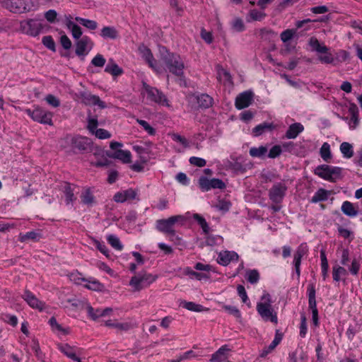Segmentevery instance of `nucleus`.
<instances>
[{"instance_id":"51","label":"nucleus","mask_w":362,"mask_h":362,"mask_svg":"<svg viewBox=\"0 0 362 362\" xmlns=\"http://www.w3.org/2000/svg\"><path fill=\"white\" fill-rule=\"evenodd\" d=\"M81 198L82 202L86 205L92 204L94 202V197L89 189L82 193Z\"/></svg>"},{"instance_id":"36","label":"nucleus","mask_w":362,"mask_h":362,"mask_svg":"<svg viewBox=\"0 0 362 362\" xmlns=\"http://www.w3.org/2000/svg\"><path fill=\"white\" fill-rule=\"evenodd\" d=\"M139 50L142 54L143 57L148 62L149 66L152 68L154 67V63H156V60L153 57V55L150 49L148 47L143 46L139 47Z\"/></svg>"},{"instance_id":"24","label":"nucleus","mask_w":362,"mask_h":362,"mask_svg":"<svg viewBox=\"0 0 362 362\" xmlns=\"http://www.w3.org/2000/svg\"><path fill=\"white\" fill-rule=\"evenodd\" d=\"M303 130L304 127L302 124L299 122L293 123L288 127L285 137L288 139H296Z\"/></svg>"},{"instance_id":"54","label":"nucleus","mask_w":362,"mask_h":362,"mask_svg":"<svg viewBox=\"0 0 362 362\" xmlns=\"http://www.w3.org/2000/svg\"><path fill=\"white\" fill-rule=\"evenodd\" d=\"M42 44L49 49L55 52L56 51V47H55V42L50 35H47L42 37Z\"/></svg>"},{"instance_id":"46","label":"nucleus","mask_w":362,"mask_h":362,"mask_svg":"<svg viewBox=\"0 0 362 362\" xmlns=\"http://www.w3.org/2000/svg\"><path fill=\"white\" fill-rule=\"evenodd\" d=\"M64 189V192L66 197V202L67 204H69L75 199L74 189L69 183H66Z\"/></svg>"},{"instance_id":"39","label":"nucleus","mask_w":362,"mask_h":362,"mask_svg":"<svg viewBox=\"0 0 362 362\" xmlns=\"http://www.w3.org/2000/svg\"><path fill=\"white\" fill-rule=\"evenodd\" d=\"M267 152V148L264 146L252 147L249 151L250 155L253 158H264Z\"/></svg>"},{"instance_id":"19","label":"nucleus","mask_w":362,"mask_h":362,"mask_svg":"<svg viewBox=\"0 0 362 362\" xmlns=\"http://www.w3.org/2000/svg\"><path fill=\"white\" fill-rule=\"evenodd\" d=\"M137 197V192L132 188L117 192L113 197L115 202L123 203L127 200L135 199Z\"/></svg>"},{"instance_id":"55","label":"nucleus","mask_w":362,"mask_h":362,"mask_svg":"<svg viewBox=\"0 0 362 362\" xmlns=\"http://www.w3.org/2000/svg\"><path fill=\"white\" fill-rule=\"evenodd\" d=\"M136 122L139 123L149 135H155L156 129L152 127L146 121L136 119Z\"/></svg>"},{"instance_id":"52","label":"nucleus","mask_w":362,"mask_h":362,"mask_svg":"<svg viewBox=\"0 0 362 362\" xmlns=\"http://www.w3.org/2000/svg\"><path fill=\"white\" fill-rule=\"evenodd\" d=\"M346 274V270L344 267L339 266H335L333 267L332 276L333 279L335 281H339L340 280L341 276H344Z\"/></svg>"},{"instance_id":"61","label":"nucleus","mask_w":362,"mask_h":362,"mask_svg":"<svg viewBox=\"0 0 362 362\" xmlns=\"http://www.w3.org/2000/svg\"><path fill=\"white\" fill-rule=\"evenodd\" d=\"M93 134H95V136L100 139H105L111 137V134L104 129H98Z\"/></svg>"},{"instance_id":"25","label":"nucleus","mask_w":362,"mask_h":362,"mask_svg":"<svg viewBox=\"0 0 362 362\" xmlns=\"http://www.w3.org/2000/svg\"><path fill=\"white\" fill-rule=\"evenodd\" d=\"M82 98L83 102L87 105H98L101 108H105L106 107L105 103L97 95H91L90 93H83Z\"/></svg>"},{"instance_id":"60","label":"nucleus","mask_w":362,"mask_h":362,"mask_svg":"<svg viewBox=\"0 0 362 362\" xmlns=\"http://www.w3.org/2000/svg\"><path fill=\"white\" fill-rule=\"evenodd\" d=\"M296 31L294 30L287 29L281 33V40L284 42H286L292 39Z\"/></svg>"},{"instance_id":"5","label":"nucleus","mask_w":362,"mask_h":362,"mask_svg":"<svg viewBox=\"0 0 362 362\" xmlns=\"http://www.w3.org/2000/svg\"><path fill=\"white\" fill-rule=\"evenodd\" d=\"M19 30L25 35L36 37L42 32L44 26L42 20L37 18H28L21 21Z\"/></svg>"},{"instance_id":"11","label":"nucleus","mask_w":362,"mask_h":362,"mask_svg":"<svg viewBox=\"0 0 362 362\" xmlns=\"http://www.w3.org/2000/svg\"><path fill=\"white\" fill-rule=\"evenodd\" d=\"M143 90L147 95V98L154 103L168 105V100L165 95L155 87L150 86L146 82H143Z\"/></svg>"},{"instance_id":"13","label":"nucleus","mask_w":362,"mask_h":362,"mask_svg":"<svg viewBox=\"0 0 362 362\" xmlns=\"http://www.w3.org/2000/svg\"><path fill=\"white\" fill-rule=\"evenodd\" d=\"M75 47L76 54L80 57H82V59L83 60L85 56H86L92 49L93 47V42L89 37L83 36L78 40H76L75 42Z\"/></svg>"},{"instance_id":"37","label":"nucleus","mask_w":362,"mask_h":362,"mask_svg":"<svg viewBox=\"0 0 362 362\" xmlns=\"http://www.w3.org/2000/svg\"><path fill=\"white\" fill-rule=\"evenodd\" d=\"M274 128L272 123L263 122L256 126L252 131L255 136H259L266 132L272 131Z\"/></svg>"},{"instance_id":"27","label":"nucleus","mask_w":362,"mask_h":362,"mask_svg":"<svg viewBox=\"0 0 362 362\" xmlns=\"http://www.w3.org/2000/svg\"><path fill=\"white\" fill-rule=\"evenodd\" d=\"M107 155L110 158L119 159L124 163L131 162L132 154L129 151L117 150L112 153H107Z\"/></svg>"},{"instance_id":"8","label":"nucleus","mask_w":362,"mask_h":362,"mask_svg":"<svg viewBox=\"0 0 362 362\" xmlns=\"http://www.w3.org/2000/svg\"><path fill=\"white\" fill-rule=\"evenodd\" d=\"M309 45L313 50L317 52L318 55V60L322 64H332L334 61L333 55L329 52V48L321 45L318 40L315 37H311L309 40Z\"/></svg>"},{"instance_id":"15","label":"nucleus","mask_w":362,"mask_h":362,"mask_svg":"<svg viewBox=\"0 0 362 362\" xmlns=\"http://www.w3.org/2000/svg\"><path fill=\"white\" fill-rule=\"evenodd\" d=\"M84 310L87 311L88 317L94 321L97 320L99 317L108 315L112 312L111 308L94 309L90 303H84Z\"/></svg>"},{"instance_id":"41","label":"nucleus","mask_w":362,"mask_h":362,"mask_svg":"<svg viewBox=\"0 0 362 362\" xmlns=\"http://www.w3.org/2000/svg\"><path fill=\"white\" fill-rule=\"evenodd\" d=\"M340 151L346 158H351L354 156L353 146L348 142H343L340 145Z\"/></svg>"},{"instance_id":"64","label":"nucleus","mask_w":362,"mask_h":362,"mask_svg":"<svg viewBox=\"0 0 362 362\" xmlns=\"http://www.w3.org/2000/svg\"><path fill=\"white\" fill-rule=\"evenodd\" d=\"M230 167L237 173H244L245 171V168L238 158L233 163H230Z\"/></svg>"},{"instance_id":"40","label":"nucleus","mask_w":362,"mask_h":362,"mask_svg":"<svg viewBox=\"0 0 362 362\" xmlns=\"http://www.w3.org/2000/svg\"><path fill=\"white\" fill-rule=\"evenodd\" d=\"M349 112L351 115V117L349 119V125L350 129H354L358 124V115L356 107H351L349 108Z\"/></svg>"},{"instance_id":"20","label":"nucleus","mask_w":362,"mask_h":362,"mask_svg":"<svg viewBox=\"0 0 362 362\" xmlns=\"http://www.w3.org/2000/svg\"><path fill=\"white\" fill-rule=\"evenodd\" d=\"M238 255L234 251H223L218 254L217 262L223 266H227L232 261H238Z\"/></svg>"},{"instance_id":"50","label":"nucleus","mask_w":362,"mask_h":362,"mask_svg":"<svg viewBox=\"0 0 362 362\" xmlns=\"http://www.w3.org/2000/svg\"><path fill=\"white\" fill-rule=\"evenodd\" d=\"M193 218L198 222V223L202 228L204 233H208L209 232V226L204 217H202L198 214H194Z\"/></svg>"},{"instance_id":"33","label":"nucleus","mask_w":362,"mask_h":362,"mask_svg":"<svg viewBox=\"0 0 362 362\" xmlns=\"http://www.w3.org/2000/svg\"><path fill=\"white\" fill-rule=\"evenodd\" d=\"M341 209L345 215L349 217H355L358 214V210L354 207V204L349 201L343 202Z\"/></svg>"},{"instance_id":"4","label":"nucleus","mask_w":362,"mask_h":362,"mask_svg":"<svg viewBox=\"0 0 362 362\" xmlns=\"http://www.w3.org/2000/svg\"><path fill=\"white\" fill-rule=\"evenodd\" d=\"M262 299L265 300V301L257 303V313L264 320L271 321L272 322L277 324V315L272 307L269 294L264 295Z\"/></svg>"},{"instance_id":"42","label":"nucleus","mask_w":362,"mask_h":362,"mask_svg":"<svg viewBox=\"0 0 362 362\" xmlns=\"http://www.w3.org/2000/svg\"><path fill=\"white\" fill-rule=\"evenodd\" d=\"M245 278L251 284H255L259 280V273L257 269H248L246 271Z\"/></svg>"},{"instance_id":"48","label":"nucleus","mask_w":362,"mask_h":362,"mask_svg":"<svg viewBox=\"0 0 362 362\" xmlns=\"http://www.w3.org/2000/svg\"><path fill=\"white\" fill-rule=\"evenodd\" d=\"M320 259H321V268L322 275L323 279H325L327 276L329 264L327 259V257L324 250L320 251Z\"/></svg>"},{"instance_id":"62","label":"nucleus","mask_w":362,"mask_h":362,"mask_svg":"<svg viewBox=\"0 0 362 362\" xmlns=\"http://www.w3.org/2000/svg\"><path fill=\"white\" fill-rule=\"evenodd\" d=\"M189 163L197 167H204L206 164V161L202 158L192 156L189 160Z\"/></svg>"},{"instance_id":"22","label":"nucleus","mask_w":362,"mask_h":362,"mask_svg":"<svg viewBox=\"0 0 362 362\" xmlns=\"http://www.w3.org/2000/svg\"><path fill=\"white\" fill-rule=\"evenodd\" d=\"M58 348L69 358L76 362H82L76 355L77 349L75 346H71L68 344H61L58 345Z\"/></svg>"},{"instance_id":"26","label":"nucleus","mask_w":362,"mask_h":362,"mask_svg":"<svg viewBox=\"0 0 362 362\" xmlns=\"http://www.w3.org/2000/svg\"><path fill=\"white\" fill-rule=\"evenodd\" d=\"M42 238V234L37 231H29L26 233H21L18 235V240L21 243H26L29 240L33 242L39 241Z\"/></svg>"},{"instance_id":"43","label":"nucleus","mask_w":362,"mask_h":362,"mask_svg":"<svg viewBox=\"0 0 362 362\" xmlns=\"http://www.w3.org/2000/svg\"><path fill=\"white\" fill-rule=\"evenodd\" d=\"M181 304L182 305L183 308L190 311L202 312L207 310L204 308L202 305L197 304L194 302L183 301Z\"/></svg>"},{"instance_id":"63","label":"nucleus","mask_w":362,"mask_h":362,"mask_svg":"<svg viewBox=\"0 0 362 362\" xmlns=\"http://www.w3.org/2000/svg\"><path fill=\"white\" fill-rule=\"evenodd\" d=\"M69 30L71 31L72 36L74 39L78 40L82 35V30L79 25L77 24L72 26Z\"/></svg>"},{"instance_id":"17","label":"nucleus","mask_w":362,"mask_h":362,"mask_svg":"<svg viewBox=\"0 0 362 362\" xmlns=\"http://www.w3.org/2000/svg\"><path fill=\"white\" fill-rule=\"evenodd\" d=\"M253 94L251 91H244L239 94L235 102V107L238 110H242L247 107L252 103Z\"/></svg>"},{"instance_id":"31","label":"nucleus","mask_w":362,"mask_h":362,"mask_svg":"<svg viewBox=\"0 0 362 362\" xmlns=\"http://www.w3.org/2000/svg\"><path fill=\"white\" fill-rule=\"evenodd\" d=\"M81 281L86 282L87 284L84 286L90 290L93 291H101L103 285L97 280L86 279L84 278H78L76 284H80Z\"/></svg>"},{"instance_id":"2","label":"nucleus","mask_w":362,"mask_h":362,"mask_svg":"<svg viewBox=\"0 0 362 362\" xmlns=\"http://www.w3.org/2000/svg\"><path fill=\"white\" fill-rule=\"evenodd\" d=\"M1 6L15 14H23L37 9L35 0H0Z\"/></svg>"},{"instance_id":"34","label":"nucleus","mask_w":362,"mask_h":362,"mask_svg":"<svg viewBox=\"0 0 362 362\" xmlns=\"http://www.w3.org/2000/svg\"><path fill=\"white\" fill-rule=\"evenodd\" d=\"M105 71L113 76H118L122 74L123 70L112 59H110L105 68Z\"/></svg>"},{"instance_id":"3","label":"nucleus","mask_w":362,"mask_h":362,"mask_svg":"<svg viewBox=\"0 0 362 362\" xmlns=\"http://www.w3.org/2000/svg\"><path fill=\"white\" fill-rule=\"evenodd\" d=\"M342 168L328 165H320L315 168L314 173L320 177L332 182L341 178Z\"/></svg>"},{"instance_id":"10","label":"nucleus","mask_w":362,"mask_h":362,"mask_svg":"<svg viewBox=\"0 0 362 362\" xmlns=\"http://www.w3.org/2000/svg\"><path fill=\"white\" fill-rule=\"evenodd\" d=\"M25 112L35 122L41 124L53 125L52 114L40 107H35L33 110L26 109Z\"/></svg>"},{"instance_id":"59","label":"nucleus","mask_w":362,"mask_h":362,"mask_svg":"<svg viewBox=\"0 0 362 362\" xmlns=\"http://www.w3.org/2000/svg\"><path fill=\"white\" fill-rule=\"evenodd\" d=\"M106 60L104 57L98 54L95 57L91 60V64L96 67H103L105 64Z\"/></svg>"},{"instance_id":"14","label":"nucleus","mask_w":362,"mask_h":362,"mask_svg":"<svg viewBox=\"0 0 362 362\" xmlns=\"http://www.w3.org/2000/svg\"><path fill=\"white\" fill-rule=\"evenodd\" d=\"M92 141L85 136H75L71 139V144L74 149L79 151L88 152L91 149Z\"/></svg>"},{"instance_id":"7","label":"nucleus","mask_w":362,"mask_h":362,"mask_svg":"<svg viewBox=\"0 0 362 362\" xmlns=\"http://www.w3.org/2000/svg\"><path fill=\"white\" fill-rule=\"evenodd\" d=\"M184 217L181 215L173 216L168 218L158 219L156 222V229L165 234L175 236L174 226L179 221H183Z\"/></svg>"},{"instance_id":"56","label":"nucleus","mask_w":362,"mask_h":362,"mask_svg":"<svg viewBox=\"0 0 362 362\" xmlns=\"http://www.w3.org/2000/svg\"><path fill=\"white\" fill-rule=\"evenodd\" d=\"M31 348H32V350L35 352L36 357L39 360L42 361L44 358V355H43L42 352L41 351L39 342L37 340L33 339Z\"/></svg>"},{"instance_id":"53","label":"nucleus","mask_w":362,"mask_h":362,"mask_svg":"<svg viewBox=\"0 0 362 362\" xmlns=\"http://www.w3.org/2000/svg\"><path fill=\"white\" fill-rule=\"evenodd\" d=\"M105 325L107 327H115L119 330L127 331L131 328V325L129 323H113L111 320H107L105 322Z\"/></svg>"},{"instance_id":"30","label":"nucleus","mask_w":362,"mask_h":362,"mask_svg":"<svg viewBox=\"0 0 362 362\" xmlns=\"http://www.w3.org/2000/svg\"><path fill=\"white\" fill-rule=\"evenodd\" d=\"M315 288L313 284H310L308 286V305L309 308L313 311H317V304L315 300Z\"/></svg>"},{"instance_id":"21","label":"nucleus","mask_w":362,"mask_h":362,"mask_svg":"<svg viewBox=\"0 0 362 362\" xmlns=\"http://www.w3.org/2000/svg\"><path fill=\"white\" fill-rule=\"evenodd\" d=\"M151 143L146 144V147L139 145H134L132 147L133 150L137 153L141 163H146L150 159L148 155L151 153Z\"/></svg>"},{"instance_id":"57","label":"nucleus","mask_w":362,"mask_h":362,"mask_svg":"<svg viewBox=\"0 0 362 362\" xmlns=\"http://www.w3.org/2000/svg\"><path fill=\"white\" fill-rule=\"evenodd\" d=\"M231 206V204L230 202L222 199L219 200L218 204L215 206V207L218 210L221 211L222 212H227Z\"/></svg>"},{"instance_id":"12","label":"nucleus","mask_w":362,"mask_h":362,"mask_svg":"<svg viewBox=\"0 0 362 362\" xmlns=\"http://www.w3.org/2000/svg\"><path fill=\"white\" fill-rule=\"evenodd\" d=\"M199 187L202 192H207L211 189H223L226 187V184L218 178L208 179L204 176L199 177Z\"/></svg>"},{"instance_id":"6","label":"nucleus","mask_w":362,"mask_h":362,"mask_svg":"<svg viewBox=\"0 0 362 362\" xmlns=\"http://www.w3.org/2000/svg\"><path fill=\"white\" fill-rule=\"evenodd\" d=\"M157 279L156 276L146 272H140L132 277L129 285L135 291H139L149 286Z\"/></svg>"},{"instance_id":"9","label":"nucleus","mask_w":362,"mask_h":362,"mask_svg":"<svg viewBox=\"0 0 362 362\" xmlns=\"http://www.w3.org/2000/svg\"><path fill=\"white\" fill-rule=\"evenodd\" d=\"M288 186L284 182H275L269 189L268 196L272 203L281 204L286 195Z\"/></svg>"},{"instance_id":"32","label":"nucleus","mask_w":362,"mask_h":362,"mask_svg":"<svg viewBox=\"0 0 362 362\" xmlns=\"http://www.w3.org/2000/svg\"><path fill=\"white\" fill-rule=\"evenodd\" d=\"M196 99L199 107L204 109L210 107L214 102L213 98L210 95L204 93L197 95Z\"/></svg>"},{"instance_id":"44","label":"nucleus","mask_w":362,"mask_h":362,"mask_svg":"<svg viewBox=\"0 0 362 362\" xmlns=\"http://www.w3.org/2000/svg\"><path fill=\"white\" fill-rule=\"evenodd\" d=\"M76 21L80 23L82 25L85 26L86 28L91 30H94L98 28L97 22L93 20L86 19L81 17H76Z\"/></svg>"},{"instance_id":"38","label":"nucleus","mask_w":362,"mask_h":362,"mask_svg":"<svg viewBox=\"0 0 362 362\" xmlns=\"http://www.w3.org/2000/svg\"><path fill=\"white\" fill-rule=\"evenodd\" d=\"M329 192L326 189H320L311 198L312 203H317L319 202L326 201L328 199Z\"/></svg>"},{"instance_id":"18","label":"nucleus","mask_w":362,"mask_h":362,"mask_svg":"<svg viewBox=\"0 0 362 362\" xmlns=\"http://www.w3.org/2000/svg\"><path fill=\"white\" fill-rule=\"evenodd\" d=\"M308 248L305 244H301L298 246L293 256V265L298 277L300 275V264L303 257L306 255Z\"/></svg>"},{"instance_id":"29","label":"nucleus","mask_w":362,"mask_h":362,"mask_svg":"<svg viewBox=\"0 0 362 362\" xmlns=\"http://www.w3.org/2000/svg\"><path fill=\"white\" fill-rule=\"evenodd\" d=\"M49 324L52 328V330L58 334H61L62 335H67L70 333V329L69 327H63L61 325H59L56 318L54 317H52L49 320Z\"/></svg>"},{"instance_id":"49","label":"nucleus","mask_w":362,"mask_h":362,"mask_svg":"<svg viewBox=\"0 0 362 362\" xmlns=\"http://www.w3.org/2000/svg\"><path fill=\"white\" fill-rule=\"evenodd\" d=\"M320 153L322 158L325 161H328L332 157L329 144L325 142L320 148Z\"/></svg>"},{"instance_id":"45","label":"nucleus","mask_w":362,"mask_h":362,"mask_svg":"<svg viewBox=\"0 0 362 362\" xmlns=\"http://www.w3.org/2000/svg\"><path fill=\"white\" fill-rule=\"evenodd\" d=\"M248 16L250 18V19L247 20L248 21H261L265 18L266 13L262 11H259L257 9H252V10L250 11V12L248 13Z\"/></svg>"},{"instance_id":"28","label":"nucleus","mask_w":362,"mask_h":362,"mask_svg":"<svg viewBox=\"0 0 362 362\" xmlns=\"http://www.w3.org/2000/svg\"><path fill=\"white\" fill-rule=\"evenodd\" d=\"M100 36L104 39L115 40L119 37V33L113 26H105L101 30Z\"/></svg>"},{"instance_id":"35","label":"nucleus","mask_w":362,"mask_h":362,"mask_svg":"<svg viewBox=\"0 0 362 362\" xmlns=\"http://www.w3.org/2000/svg\"><path fill=\"white\" fill-rule=\"evenodd\" d=\"M217 78L220 81H223L224 83L233 84L230 74L220 66H217Z\"/></svg>"},{"instance_id":"16","label":"nucleus","mask_w":362,"mask_h":362,"mask_svg":"<svg viewBox=\"0 0 362 362\" xmlns=\"http://www.w3.org/2000/svg\"><path fill=\"white\" fill-rule=\"evenodd\" d=\"M22 298L33 308L42 311L45 308V303L40 300L31 291L25 290Z\"/></svg>"},{"instance_id":"23","label":"nucleus","mask_w":362,"mask_h":362,"mask_svg":"<svg viewBox=\"0 0 362 362\" xmlns=\"http://www.w3.org/2000/svg\"><path fill=\"white\" fill-rule=\"evenodd\" d=\"M230 351L228 345L220 347L212 354L210 362H221L228 358V353Z\"/></svg>"},{"instance_id":"58","label":"nucleus","mask_w":362,"mask_h":362,"mask_svg":"<svg viewBox=\"0 0 362 362\" xmlns=\"http://www.w3.org/2000/svg\"><path fill=\"white\" fill-rule=\"evenodd\" d=\"M186 274L192 277H194L197 280L208 279L209 278L206 274L199 273L191 270L189 268H187Z\"/></svg>"},{"instance_id":"1","label":"nucleus","mask_w":362,"mask_h":362,"mask_svg":"<svg viewBox=\"0 0 362 362\" xmlns=\"http://www.w3.org/2000/svg\"><path fill=\"white\" fill-rule=\"evenodd\" d=\"M159 52L162 62L170 73L177 76L183 74L185 65L179 54L170 52L165 47H160Z\"/></svg>"},{"instance_id":"47","label":"nucleus","mask_w":362,"mask_h":362,"mask_svg":"<svg viewBox=\"0 0 362 362\" xmlns=\"http://www.w3.org/2000/svg\"><path fill=\"white\" fill-rule=\"evenodd\" d=\"M107 240L109 244L117 250H122L123 249V245L121 243L118 237L115 235H109L107 238Z\"/></svg>"}]
</instances>
